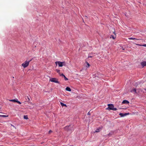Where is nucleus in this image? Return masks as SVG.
Listing matches in <instances>:
<instances>
[{
    "label": "nucleus",
    "mask_w": 146,
    "mask_h": 146,
    "mask_svg": "<svg viewBox=\"0 0 146 146\" xmlns=\"http://www.w3.org/2000/svg\"><path fill=\"white\" fill-rule=\"evenodd\" d=\"M108 108H106V110H111L114 111L117 110V109L114 108V106L113 104H108Z\"/></svg>",
    "instance_id": "obj_1"
},
{
    "label": "nucleus",
    "mask_w": 146,
    "mask_h": 146,
    "mask_svg": "<svg viewBox=\"0 0 146 146\" xmlns=\"http://www.w3.org/2000/svg\"><path fill=\"white\" fill-rule=\"evenodd\" d=\"M58 63V65L59 66V67H62L63 66L65 65V62H61L60 61L56 62H55V63L56 64H57V63Z\"/></svg>",
    "instance_id": "obj_2"
},
{
    "label": "nucleus",
    "mask_w": 146,
    "mask_h": 146,
    "mask_svg": "<svg viewBox=\"0 0 146 146\" xmlns=\"http://www.w3.org/2000/svg\"><path fill=\"white\" fill-rule=\"evenodd\" d=\"M29 64V62L26 61L24 63L22 64V66L24 68H25L27 67Z\"/></svg>",
    "instance_id": "obj_3"
},
{
    "label": "nucleus",
    "mask_w": 146,
    "mask_h": 146,
    "mask_svg": "<svg viewBox=\"0 0 146 146\" xmlns=\"http://www.w3.org/2000/svg\"><path fill=\"white\" fill-rule=\"evenodd\" d=\"M50 81L52 82H54L55 83L59 84V82L58 81V80L57 79L55 78H52L50 79Z\"/></svg>",
    "instance_id": "obj_4"
},
{
    "label": "nucleus",
    "mask_w": 146,
    "mask_h": 146,
    "mask_svg": "<svg viewBox=\"0 0 146 146\" xmlns=\"http://www.w3.org/2000/svg\"><path fill=\"white\" fill-rule=\"evenodd\" d=\"M113 33L114 34V35H111L110 38H112L113 39H114L116 38V34L115 33V29H114V31L113 32Z\"/></svg>",
    "instance_id": "obj_5"
},
{
    "label": "nucleus",
    "mask_w": 146,
    "mask_h": 146,
    "mask_svg": "<svg viewBox=\"0 0 146 146\" xmlns=\"http://www.w3.org/2000/svg\"><path fill=\"white\" fill-rule=\"evenodd\" d=\"M129 114V113H120L119 114V115H120L121 117H123Z\"/></svg>",
    "instance_id": "obj_6"
},
{
    "label": "nucleus",
    "mask_w": 146,
    "mask_h": 146,
    "mask_svg": "<svg viewBox=\"0 0 146 146\" xmlns=\"http://www.w3.org/2000/svg\"><path fill=\"white\" fill-rule=\"evenodd\" d=\"M141 64L142 66V68H143L144 66H146V61H143L141 62Z\"/></svg>",
    "instance_id": "obj_7"
},
{
    "label": "nucleus",
    "mask_w": 146,
    "mask_h": 146,
    "mask_svg": "<svg viewBox=\"0 0 146 146\" xmlns=\"http://www.w3.org/2000/svg\"><path fill=\"white\" fill-rule=\"evenodd\" d=\"M70 126H66L64 127L65 130L66 131H68L70 129Z\"/></svg>",
    "instance_id": "obj_8"
},
{
    "label": "nucleus",
    "mask_w": 146,
    "mask_h": 146,
    "mask_svg": "<svg viewBox=\"0 0 146 146\" xmlns=\"http://www.w3.org/2000/svg\"><path fill=\"white\" fill-rule=\"evenodd\" d=\"M122 103L123 104H128L129 103V102L127 100H124L123 101Z\"/></svg>",
    "instance_id": "obj_9"
},
{
    "label": "nucleus",
    "mask_w": 146,
    "mask_h": 146,
    "mask_svg": "<svg viewBox=\"0 0 146 146\" xmlns=\"http://www.w3.org/2000/svg\"><path fill=\"white\" fill-rule=\"evenodd\" d=\"M61 76H62L64 77L65 80H68V79L63 74H61Z\"/></svg>",
    "instance_id": "obj_10"
},
{
    "label": "nucleus",
    "mask_w": 146,
    "mask_h": 146,
    "mask_svg": "<svg viewBox=\"0 0 146 146\" xmlns=\"http://www.w3.org/2000/svg\"><path fill=\"white\" fill-rule=\"evenodd\" d=\"M101 129L100 128H98L96 130H95L94 131V133H95L96 132H99Z\"/></svg>",
    "instance_id": "obj_11"
},
{
    "label": "nucleus",
    "mask_w": 146,
    "mask_h": 146,
    "mask_svg": "<svg viewBox=\"0 0 146 146\" xmlns=\"http://www.w3.org/2000/svg\"><path fill=\"white\" fill-rule=\"evenodd\" d=\"M128 39H129V40H141L140 39L135 38H132V37L129 38H128Z\"/></svg>",
    "instance_id": "obj_12"
},
{
    "label": "nucleus",
    "mask_w": 146,
    "mask_h": 146,
    "mask_svg": "<svg viewBox=\"0 0 146 146\" xmlns=\"http://www.w3.org/2000/svg\"><path fill=\"white\" fill-rule=\"evenodd\" d=\"M66 90L67 91L70 92L71 91V89L69 87H67L66 88Z\"/></svg>",
    "instance_id": "obj_13"
},
{
    "label": "nucleus",
    "mask_w": 146,
    "mask_h": 146,
    "mask_svg": "<svg viewBox=\"0 0 146 146\" xmlns=\"http://www.w3.org/2000/svg\"><path fill=\"white\" fill-rule=\"evenodd\" d=\"M136 45H138V46H145V47H146V44H143V45H141V44H135Z\"/></svg>",
    "instance_id": "obj_14"
},
{
    "label": "nucleus",
    "mask_w": 146,
    "mask_h": 146,
    "mask_svg": "<svg viewBox=\"0 0 146 146\" xmlns=\"http://www.w3.org/2000/svg\"><path fill=\"white\" fill-rule=\"evenodd\" d=\"M56 72L59 74L60 75V76H61V74L60 73V70L57 69L56 70Z\"/></svg>",
    "instance_id": "obj_15"
},
{
    "label": "nucleus",
    "mask_w": 146,
    "mask_h": 146,
    "mask_svg": "<svg viewBox=\"0 0 146 146\" xmlns=\"http://www.w3.org/2000/svg\"><path fill=\"white\" fill-rule=\"evenodd\" d=\"M60 104L61 105V106L62 107H63V106L67 107V106L66 104H64L62 102H60Z\"/></svg>",
    "instance_id": "obj_16"
},
{
    "label": "nucleus",
    "mask_w": 146,
    "mask_h": 146,
    "mask_svg": "<svg viewBox=\"0 0 146 146\" xmlns=\"http://www.w3.org/2000/svg\"><path fill=\"white\" fill-rule=\"evenodd\" d=\"M131 92H135V93H136V90L135 88H133V89H132L131 90Z\"/></svg>",
    "instance_id": "obj_17"
},
{
    "label": "nucleus",
    "mask_w": 146,
    "mask_h": 146,
    "mask_svg": "<svg viewBox=\"0 0 146 146\" xmlns=\"http://www.w3.org/2000/svg\"><path fill=\"white\" fill-rule=\"evenodd\" d=\"M17 100H16L15 99H14V100H10V101L13 102H16Z\"/></svg>",
    "instance_id": "obj_18"
},
{
    "label": "nucleus",
    "mask_w": 146,
    "mask_h": 146,
    "mask_svg": "<svg viewBox=\"0 0 146 146\" xmlns=\"http://www.w3.org/2000/svg\"><path fill=\"white\" fill-rule=\"evenodd\" d=\"M24 118L25 119H28V116L27 115H24Z\"/></svg>",
    "instance_id": "obj_19"
},
{
    "label": "nucleus",
    "mask_w": 146,
    "mask_h": 146,
    "mask_svg": "<svg viewBox=\"0 0 146 146\" xmlns=\"http://www.w3.org/2000/svg\"><path fill=\"white\" fill-rule=\"evenodd\" d=\"M0 117H8V115H0Z\"/></svg>",
    "instance_id": "obj_20"
},
{
    "label": "nucleus",
    "mask_w": 146,
    "mask_h": 146,
    "mask_svg": "<svg viewBox=\"0 0 146 146\" xmlns=\"http://www.w3.org/2000/svg\"><path fill=\"white\" fill-rule=\"evenodd\" d=\"M16 102H17V103H18L19 104H21V102H20L18 101V100L17 99Z\"/></svg>",
    "instance_id": "obj_21"
},
{
    "label": "nucleus",
    "mask_w": 146,
    "mask_h": 146,
    "mask_svg": "<svg viewBox=\"0 0 146 146\" xmlns=\"http://www.w3.org/2000/svg\"><path fill=\"white\" fill-rule=\"evenodd\" d=\"M87 67H89L90 66V64H89V63L88 62H87Z\"/></svg>",
    "instance_id": "obj_22"
},
{
    "label": "nucleus",
    "mask_w": 146,
    "mask_h": 146,
    "mask_svg": "<svg viewBox=\"0 0 146 146\" xmlns=\"http://www.w3.org/2000/svg\"><path fill=\"white\" fill-rule=\"evenodd\" d=\"M121 48L123 50H124V48L122 46H120Z\"/></svg>",
    "instance_id": "obj_23"
},
{
    "label": "nucleus",
    "mask_w": 146,
    "mask_h": 146,
    "mask_svg": "<svg viewBox=\"0 0 146 146\" xmlns=\"http://www.w3.org/2000/svg\"><path fill=\"white\" fill-rule=\"evenodd\" d=\"M27 98L28 99L29 101L30 100V99H29V97L28 96H27Z\"/></svg>",
    "instance_id": "obj_24"
},
{
    "label": "nucleus",
    "mask_w": 146,
    "mask_h": 146,
    "mask_svg": "<svg viewBox=\"0 0 146 146\" xmlns=\"http://www.w3.org/2000/svg\"><path fill=\"white\" fill-rule=\"evenodd\" d=\"M52 132V131H51V130H50L49 131V133H51Z\"/></svg>",
    "instance_id": "obj_25"
},
{
    "label": "nucleus",
    "mask_w": 146,
    "mask_h": 146,
    "mask_svg": "<svg viewBox=\"0 0 146 146\" xmlns=\"http://www.w3.org/2000/svg\"><path fill=\"white\" fill-rule=\"evenodd\" d=\"M112 135V134H111L110 133L109 134H108V135L109 136L110 135Z\"/></svg>",
    "instance_id": "obj_26"
},
{
    "label": "nucleus",
    "mask_w": 146,
    "mask_h": 146,
    "mask_svg": "<svg viewBox=\"0 0 146 146\" xmlns=\"http://www.w3.org/2000/svg\"><path fill=\"white\" fill-rule=\"evenodd\" d=\"M91 53H90L89 54V56H91V55H91Z\"/></svg>",
    "instance_id": "obj_27"
},
{
    "label": "nucleus",
    "mask_w": 146,
    "mask_h": 146,
    "mask_svg": "<svg viewBox=\"0 0 146 146\" xmlns=\"http://www.w3.org/2000/svg\"><path fill=\"white\" fill-rule=\"evenodd\" d=\"M32 59H31V60H30L29 61H28V62H31L32 60Z\"/></svg>",
    "instance_id": "obj_28"
},
{
    "label": "nucleus",
    "mask_w": 146,
    "mask_h": 146,
    "mask_svg": "<svg viewBox=\"0 0 146 146\" xmlns=\"http://www.w3.org/2000/svg\"><path fill=\"white\" fill-rule=\"evenodd\" d=\"M92 56H88V58H92Z\"/></svg>",
    "instance_id": "obj_29"
},
{
    "label": "nucleus",
    "mask_w": 146,
    "mask_h": 146,
    "mask_svg": "<svg viewBox=\"0 0 146 146\" xmlns=\"http://www.w3.org/2000/svg\"><path fill=\"white\" fill-rule=\"evenodd\" d=\"M88 115H90V112H88Z\"/></svg>",
    "instance_id": "obj_30"
},
{
    "label": "nucleus",
    "mask_w": 146,
    "mask_h": 146,
    "mask_svg": "<svg viewBox=\"0 0 146 146\" xmlns=\"http://www.w3.org/2000/svg\"><path fill=\"white\" fill-rule=\"evenodd\" d=\"M85 17H86V18H88V17L87 16H85Z\"/></svg>",
    "instance_id": "obj_31"
},
{
    "label": "nucleus",
    "mask_w": 146,
    "mask_h": 146,
    "mask_svg": "<svg viewBox=\"0 0 146 146\" xmlns=\"http://www.w3.org/2000/svg\"><path fill=\"white\" fill-rule=\"evenodd\" d=\"M11 125L13 126V127H14V125H12L11 124Z\"/></svg>",
    "instance_id": "obj_32"
},
{
    "label": "nucleus",
    "mask_w": 146,
    "mask_h": 146,
    "mask_svg": "<svg viewBox=\"0 0 146 146\" xmlns=\"http://www.w3.org/2000/svg\"><path fill=\"white\" fill-rule=\"evenodd\" d=\"M33 47H34V48H35L36 47V46H35Z\"/></svg>",
    "instance_id": "obj_33"
},
{
    "label": "nucleus",
    "mask_w": 146,
    "mask_h": 146,
    "mask_svg": "<svg viewBox=\"0 0 146 146\" xmlns=\"http://www.w3.org/2000/svg\"><path fill=\"white\" fill-rule=\"evenodd\" d=\"M145 89V91H146V89Z\"/></svg>",
    "instance_id": "obj_34"
},
{
    "label": "nucleus",
    "mask_w": 146,
    "mask_h": 146,
    "mask_svg": "<svg viewBox=\"0 0 146 146\" xmlns=\"http://www.w3.org/2000/svg\"><path fill=\"white\" fill-rule=\"evenodd\" d=\"M0 146H3L0 145Z\"/></svg>",
    "instance_id": "obj_35"
}]
</instances>
